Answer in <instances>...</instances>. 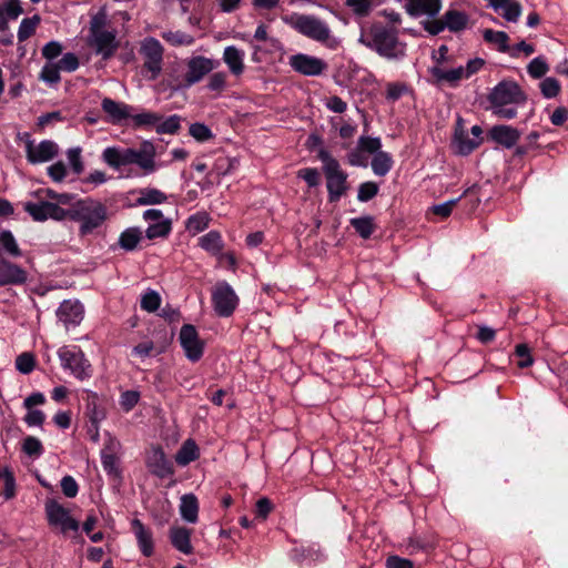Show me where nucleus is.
I'll return each mask as SVG.
<instances>
[{"label":"nucleus","mask_w":568,"mask_h":568,"mask_svg":"<svg viewBox=\"0 0 568 568\" xmlns=\"http://www.w3.org/2000/svg\"><path fill=\"white\" fill-rule=\"evenodd\" d=\"M155 156V145L149 140H144L138 149L120 145L108 146L101 155L105 164L126 176L133 175L131 165L140 169L143 175L154 173L160 168Z\"/></svg>","instance_id":"1"},{"label":"nucleus","mask_w":568,"mask_h":568,"mask_svg":"<svg viewBox=\"0 0 568 568\" xmlns=\"http://www.w3.org/2000/svg\"><path fill=\"white\" fill-rule=\"evenodd\" d=\"M220 67V61L204 55L193 54L174 64L168 72V84L173 91H185L200 83L213 70Z\"/></svg>","instance_id":"2"},{"label":"nucleus","mask_w":568,"mask_h":568,"mask_svg":"<svg viewBox=\"0 0 568 568\" xmlns=\"http://www.w3.org/2000/svg\"><path fill=\"white\" fill-rule=\"evenodd\" d=\"M358 41L387 60L397 61L406 55V44L398 39V31L381 22L362 28Z\"/></svg>","instance_id":"3"},{"label":"nucleus","mask_w":568,"mask_h":568,"mask_svg":"<svg viewBox=\"0 0 568 568\" xmlns=\"http://www.w3.org/2000/svg\"><path fill=\"white\" fill-rule=\"evenodd\" d=\"M282 20L300 34L325 45L329 50H336L341 45V39L332 33L328 24L314 14L294 12L283 16Z\"/></svg>","instance_id":"4"},{"label":"nucleus","mask_w":568,"mask_h":568,"mask_svg":"<svg viewBox=\"0 0 568 568\" xmlns=\"http://www.w3.org/2000/svg\"><path fill=\"white\" fill-rule=\"evenodd\" d=\"M491 112L505 120H511L517 115V108L525 104L526 95L514 81H501L495 85L488 94Z\"/></svg>","instance_id":"5"},{"label":"nucleus","mask_w":568,"mask_h":568,"mask_svg":"<svg viewBox=\"0 0 568 568\" xmlns=\"http://www.w3.org/2000/svg\"><path fill=\"white\" fill-rule=\"evenodd\" d=\"M47 194L55 202L28 201L23 203V210L37 222H43L48 219L64 220L71 212V196L67 193L58 194L51 190H47Z\"/></svg>","instance_id":"6"},{"label":"nucleus","mask_w":568,"mask_h":568,"mask_svg":"<svg viewBox=\"0 0 568 568\" xmlns=\"http://www.w3.org/2000/svg\"><path fill=\"white\" fill-rule=\"evenodd\" d=\"M317 159L323 164L322 170L326 179L328 201L337 202L348 189L347 173L342 170L339 162L326 149L318 150Z\"/></svg>","instance_id":"7"},{"label":"nucleus","mask_w":568,"mask_h":568,"mask_svg":"<svg viewBox=\"0 0 568 568\" xmlns=\"http://www.w3.org/2000/svg\"><path fill=\"white\" fill-rule=\"evenodd\" d=\"M91 45L95 53L101 55L103 60H108L115 53L119 43L116 41V31L106 26V17L104 13L95 14L90 22Z\"/></svg>","instance_id":"8"},{"label":"nucleus","mask_w":568,"mask_h":568,"mask_svg":"<svg viewBox=\"0 0 568 568\" xmlns=\"http://www.w3.org/2000/svg\"><path fill=\"white\" fill-rule=\"evenodd\" d=\"M105 219L106 210L99 202L81 200L73 204V221L79 222L81 236L94 234Z\"/></svg>","instance_id":"9"},{"label":"nucleus","mask_w":568,"mask_h":568,"mask_svg":"<svg viewBox=\"0 0 568 568\" xmlns=\"http://www.w3.org/2000/svg\"><path fill=\"white\" fill-rule=\"evenodd\" d=\"M485 61L481 58H474L467 61L466 65L447 68L446 65H432L428 69L436 84H447L450 88L458 87L459 82L467 80L481 70Z\"/></svg>","instance_id":"10"},{"label":"nucleus","mask_w":568,"mask_h":568,"mask_svg":"<svg viewBox=\"0 0 568 568\" xmlns=\"http://www.w3.org/2000/svg\"><path fill=\"white\" fill-rule=\"evenodd\" d=\"M140 54L143 58L142 73L148 80H156L162 72L164 48L161 42L148 37L142 40Z\"/></svg>","instance_id":"11"},{"label":"nucleus","mask_w":568,"mask_h":568,"mask_svg":"<svg viewBox=\"0 0 568 568\" xmlns=\"http://www.w3.org/2000/svg\"><path fill=\"white\" fill-rule=\"evenodd\" d=\"M20 139L24 142L26 158L31 164L50 162L60 152L59 145L52 140L36 142L27 132H24Z\"/></svg>","instance_id":"12"},{"label":"nucleus","mask_w":568,"mask_h":568,"mask_svg":"<svg viewBox=\"0 0 568 568\" xmlns=\"http://www.w3.org/2000/svg\"><path fill=\"white\" fill-rule=\"evenodd\" d=\"M212 305L220 317L231 316L239 305V297L232 286L225 282H219L212 291Z\"/></svg>","instance_id":"13"},{"label":"nucleus","mask_w":568,"mask_h":568,"mask_svg":"<svg viewBox=\"0 0 568 568\" xmlns=\"http://www.w3.org/2000/svg\"><path fill=\"white\" fill-rule=\"evenodd\" d=\"M44 511L49 527L59 534H68L71 530V511L51 497L44 503Z\"/></svg>","instance_id":"14"},{"label":"nucleus","mask_w":568,"mask_h":568,"mask_svg":"<svg viewBox=\"0 0 568 568\" xmlns=\"http://www.w3.org/2000/svg\"><path fill=\"white\" fill-rule=\"evenodd\" d=\"M143 219L148 223L145 236L149 240L164 239L172 230V221L165 217L161 210L149 209L143 212Z\"/></svg>","instance_id":"15"},{"label":"nucleus","mask_w":568,"mask_h":568,"mask_svg":"<svg viewBox=\"0 0 568 568\" xmlns=\"http://www.w3.org/2000/svg\"><path fill=\"white\" fill-rule=\"evenodd\" d=\"M179 341L189 361L197 362L203 356L204 343L194 325L184 324L180 329Z\"/></svg>","instance_id":"16"},{"label":"nucleus","mask_w":568,"mask_h":568,"mask_svg":"<svg viewBox=\"0 0 568 568\" xmlns=\"http://www.w3.org/2000/svg\"><path fill=\"white\" fill-rule=\"evenodd\" d=\"M291 68L306 77H316L327 69V63L317 57L297 53L290 58Z\"/></svg>","instance_id":"17"},{"label":"nucleus","mask_w":568,"mask_h":568,"mask_svg":"<svg viewBox=\"0 0 568 568\" xmlns=\"http://www.w3.org/2000/svg\"><path fill=\"white\" fill-rule=\"evenodd\" d=\"M145 464L150 473L161 479L173 475L174 468L160 446H152L145 457Z\"/></svg>","instance_id":"18"},{"label":"nucleus","mask_w":568,"mask_h":568,"mask_svg":"<svg viewBox=\"0 0 568 568\" xmlns=\"http://www.w3.org/2000/svg\"><path fill=\"white\" fill-rule=\"evenodd\" d=\"M101 108L113 124H128L131 112L136 111V106L110 98L102 100Z\"/></svg>","instance_id":"19"},{"label":"nucleus","mask_w":568,"mask_h":568,"mask_svg":"<svg viewBox=\"0 0 568 568\" xmlns=\"http://www.w3.org/2000/svg\"><path fill=\"white\" fill-rule=\"evenodd\" d=\"M28 281V272L0 254V286L22 285Z\"/></svg>","instance_id":"20"},{"label":"nucleus","mask_w":568,"mask_h":568,"mask_svg":"<svg viewBox=\"0 0 568 568\" xmlns=\"http://www.w3.org/2000/svg\"><path fill=\"white\" fill-rule=\"evenodd\" d=\"M131 530L141 554L144 557H151L154 554L153 530L138 518L131 520Z\"/></svg>","instance_id":"21"},{"label":"nucleus","mask_w":568,"mask_h":568,"mask_svg":"<svg viewBox=\"0 0 568 568\" xmlns=\"http://www.w3.org/2000/svg\"><path fill=\"white\" fill-rule=\"evenodd\" d=\"M520 135L521 132L518 129L506 124L494 125L487 132V138L490 141L505 149L514 148L519 141Z\"/></svg>","instance_id":"22"},{"label":"nucleus","mask_w":568,"mask_h":568,"mask_svg":"<svg viewBox=\"0 0 568 568\" xmlns=\"http://www.w3.org/2000/svg\"><path fill=\"white\" fill-rule=\"evenodd\" d=\"M290 557L301 566H311L312 564L322 562L326 559L325 552L316 544L295 547L292 549Z\"/></svg>","instance_id":"23"},{"label":"nucleus","mask_w":568,"mask_h":568,"mask_svg":"<svg viewBox=\"0 0 568 568\" xmlns=\"http://www.w3.org/2000/svg\"><path fill=\"white\" fill-rule=\"evenodd\" d=\"M71 70V52H67L58 62H45L41 72L40 79L47 84L53 85L60 81V71Z\"/></svg>","instance_id":"24"},{"label":"nucleus","mask_w":568,"mask_h":568,"mask_svg":"<svg viewBox=\"0 0 568 568\" xmlns=\"http://www.w3.org/2000/svg\"><path fill=\"white\" fill-rule=\"evenodd\" d=\"M440 9V0H408L405 4L406 12L414 18L422 16L435 18Z\"/></svg>","instance_id":"25"},{"label":"nucleus","mask_w":568,"mask_h":568,"mask_svg":"<svg viewBox=\"0 0 568 568\" xmlns=\"http://www.w3.org/2000/svg\"><path fill=\"white\" fill-rule=\"evenodd\" d=\"M118 446L119 442L110 439L108 446L101 452L102 467L104 471L113 478H119L121 475L119 458L115 456Z\"/></svg>","instance_id":"26"},{"label":"nucleus","mask_w":568,"mask_h":568,"mask_svg":"<svg viewBox=\"0 0 568 568\" xmlns=\"http://www.w3.org/2000/svg\"><path fill=\"white\" fill-rule=\"evenodd\" d=\"M245 52L235 45H227L223 51L222 60L227 65L230 72L239 77L244 72Z\"/></svg>","instance_id":"27"},{"label":"nucleus","mask_w":568,"mask_h":568,"mask_svg":"<svg viewBox=\"0 0 568 568\" xmlns=\"http://www.w3.org/2000/svg\"><path fill=\"white\" fill-rule=\"evenodd\" d=\"M170 539L172 546L184 555L193 551L191 545V530L185 527H173L170 529Z\"/></svg>","instance_id":"28"},{"label":"nucleus","mask_w":568,"mask_h":568,"mask_svg":"<svg viewBox=\"0 0 568 568\" xmlns=\"http://www.w3.org/2000/svg\"><path fill=\"white\" fill-rule=\"evenodd\" d=\"M160 120V114L136 108V111L131 112L128 124L135 129L152 128L155 126Z\"/></svg>","instance_id":"29"},{"label":"nucleus","mask_w":568,"mask_h":568,"mask_svg":"<svg viewBox=\"0 0 568 568\" xmlns=\"http://www.w3.org/2000/svg\"><path fill=\"white\" fill-rule=\"evenodd\" d=\"M22 12L19 0H7L0 3V29H7L9 21L17 20Z\"/></svg>","instance_id":"30"},{"label":"nucleus","mask_w":568,"mask_h":568,"mask_svg":"<svg viewBox=\"0 0 568 568\" xmlns=\"http://www.w3.org/2000/svg\"><path fill=\"white\" fill-rule=\"evenodd\" d=\"M181 517L191 524H195L199 518V503L193 494L182 496L180 503Z\"/></svg>","instance_id":"31"},{"label":"nucleus","mask_w":568,"mask_h":568,"mask_svg":"<svg viewBox=\"0 0 568 568\" xmlns=\"http://www.w3.org/2000/svg\"><path fill=\"white\" fill-rule=\"evenodd\" d=\"M200 457L196 443L193 439L185 440L175 455V462L180 466H186Z\"/></svg>","instance_id":"32"},{"label":"nucleus","mask_w":568,"mask_h":568,"mask_svg":"<svg viewBox=\"0 0 568 568\" xmlns=\"http://www.w3.org/2000/svg\"><path fill=\"white\" fill-rule=\"evenodd\" d=\"M73 376L83 381L85 378L91 377L92 375V366L90 362L84 357V354L81 349H77L73 346Z\"/></svg>","instance_id":"33"},{"label":"nucleus","mask_w":568,"mask_h":568,"mask_svg":"<svg viewBox=\"0 0 568 568\" xmlns=\"http://www.w3.org/2000/svg\"><path fill=\"white\" fill-rule=\"evenodd\" d=\"M142 240V231L140 227H128L119 236L118 244L126 252L134 251Z\"/></svg>","instance_id":"34"},{"label":"nucleus","mask_w":568,"mask_h":568,"mask_svg":"<svg viewBox=\"0 0 568 568\" xmlns=\"http://www.w3.org/2000/svg\"><path fill=\"white\" fill-rule=\"evenodd\" d=\"M445 27L452 32H458L464 30L468 23V16L458 10H447L443 16Z\"/></svg>","instance_id":"35"},{"label":"nucleus","mask_w":568,"mask_h":568,"mask_svg":"<svg viewBox=\"0 0 568 568\" xmlns=\"http://www.w3.org/2000/svg\"><path fill=\"white\" fill-rule=\"evenodd\" d=\"M199 245L212 255H217L223 248V240L217 231H210L199 239Z\"/></svg>","instance_id":"36"},{"label":"nucleus","mask_w":568,"mask_h":568,"mask_svg":"<svg viewBox=\"0 0 568 568\" xmlns=\"http://www.w3.org/2000/svg\"><path fill=\"white\" fill-rule=\"evenodd\" d=\"M0 250L11 257L22 256V251L12 232L9 230L0 231Z\"/></svg>","instance_id":"37"},{"label":"nucleus","mask_w":568,"mask_h":568,"mask_svg":"<svg viewBox=\"0 0 568 568\" xmlns=\"http://www.w3.org/2000/svg\"><path fill=\"white\" fill-rule=\"evenodd\" d=\"M393 164L390 154L385 151L375 154L371 162L372 170L377 176H385L392 170Z\"/></svg>","instance_id":"38"},{"label":"nucleus","mask_w":568,"mask_h":568,"mask_svg":"<svg viewBox=\"0 0 568 568\" xmlns=\"http://www.w3.org/2000/svg\"><path fill=\"white\" fill-rule=\"evenodd\" d=\"M166 199V194L162 191L154 187H145L140 190L136 203L140 205H154L164 203Z\"/></svg>","instance_id":"39"},{"label":"nucleus","mask_w":568,"mask_h":568,"mask_svg":"<svg viewBox=\"0 0 568 568\" xmlns=\"http://www.w3.org/2000/svg\"><path fill=\"white\" fill-rule=\"evenodd\" d=\"M88 397L91 398V402H89V404H88V408H90L91 405L93 406L91 414H90V425L88 426V434L93 442H97L99 439L98 423H99V420L102 419L103 414L101 412L97 410V407H95V402L98 399L97 394H91V395L88 394Z\"/></svg>","instance_id":"40"},{"label":"nucleus","mask_w":568,"mask_h":568,"mask_svg":"<svg viewBox=\"0 0 568 568\" xmlns=\"http://www.w3.org/2000/svg\"><path fill=\"white\" fill-rule=\"evenodd\" d=\"M351 225L363 239H369L375 231L374 217L369 215L352 219Z\"/></svg>","instance_id":"41"},{"label":"nucleus","mask_w":568,"mask_h":568,"mask_svg":"<svg viewBox=\"0 0 568 568\" xmlns=\"http://www.w3.org/2000/svg\"><path fill=\"white\" fill-rule=\"evenodd\" d=\"M483 36L486 42L495 44L500 52L509 51V38L506 32L486 29Z\"/></svg>","instance_id":"42"},{"label":"nucleus","mask_w":568,"mask_h":568,"mask_svg":"<svg viewBox=\"0 0 568 568\" xmlns=\"http://www.w3.org/2000/svg\"><path fill=\"white\" fill-rule=\"evenodd\" d=\"M161 36L166 42L174 47L191 45L194 42V37L192 34L180 30L164 31Z\"/></svg>","instance_id":"43"},{"label":"nucleus","mask_w":568,"mask_h":568,"mask_svg":"<svg viewBox=\"0 0 568 568\" xmlns=\"http://www.w3.org/2000/svg\"><path fill=\"white\" fill-rule=\"evenodd\" d=\"M346 6L356 17L364 18L376 7V0H346Z\"/></svg>","instance_id":"44"},{"label":"nucleus","mask_w":568,"mask_h":568,"mask_svg":"<svg viewBox=\"0 0 568 568\" xmlns=\"http://www.w3.org/2000/svg\"><path fill=\"white\" fill-rule=\"evenodd\" d=\"M40 23V17L38 14H34L31 18H24L19 26L18 29V39L20 42L27 40L30 38L38 24Z\"/></svg>","instance_id":"45"},{"label":"nucleus","mask_w":568,"mask_h":568,"mask_svg":"<svg viewBox=\"0 0 568 568\" xmlns=\"http://www.w3.org/2000/svg\"><path fill=\"white\" fill-rule=\"evenodd\" d=\"M161 305V296L154 290H146L141 297V308L149 313H153L159 310Z\"/></svg>","instance_id":"46"},{"label":"nucleus","mask_w":568,"mask_h":568,"mask_svg":"<svg viewBox=\"0 0 568 568\" xmlns=\"http://www.w3.org/2000/svg\"><path fill=\"white\" fill-rule=\"evenodd\" d=\"M210 223V217L206 213H196L191 215L186 221V229L194 234L204 231Z\"/></svg>","instance_id":"47"},{"label":"nucleus","mask_w":568,"mask_h":568,"mask_svg":"<svg viewBox=\"0 0 568 568\" xmlns=\"http://www.w3.org/2000/svg\"><path fill=\"white\" fill-rule=\"evenodd\" d=\"M549 70V67L544 57L534 58L528 67L527 72L531 78L539 79L544 77Z\"/></svg>","instance_id":"48"},{"label":"nucleus","mask_w":568,"mask_h":568,"mask_svg":"<svg viewBox=\"0 0 568 568\" xmlns=\"http://www.w3.org/2000/svg\"><path fill=\"white\" fill-rule=\"evenodd\" d=\"M497 12L500 13L507 21L516 22L520 17L521 8L517 2L507 0Z\"/></svg>","instance_id":"49"},{"label":"nucleus","mask_w":568,"mask_h":568,"mask_svg":"<svg viewBox=\"0 0 568 568\" xmlns=\"http://www.w3.org/2000/svg\"><path fill=\"white\" fill-rule=\"evenodd\" d=\"M155 126L158 133L173 134L180 129V116L174 114L164 120L161 119Z\"/></svg>","instance_id":"50"},{"label":"nucleus","mask_w":568,"mask_h":568,"mask_svg":"<svg viewBox=\"0 0 568 568\" xmlns=\"http://www.w3.org/2000/svg\"><path fill=\"white\" fill-rule=\"evenodd\" d=\"M466 193H467V191H466V192H464V194H463V195H460V196H458V197H456V199H452V200L446 201V202H444V203L433 205V206L430 207V211H432L434 214H436V215H438V216H440V217H443V219H446V217H448V216L452 214L453 209L455 207V205L460 201V199H462Z\"/></svg>","instance_id":"51"},{"label":"nucleus","mask_w":568,"mask_h":568,"mask_svg":"<svg viewBox=\"0 0 568 568\" xmlns=\"http://www.w3.org/2000/svg\"><path fill=\"white\" fill-rule=\"evenodd\" d=\"M36 366L34 356L31 353H22L16 358V368L21 374H30Z\"/></svg>","instance_id":"52"},{"label":"nucleus","mask_w":568,"mask_h":568,"mask_svg":"<svg viewBox=\"0 0 568 568\" xmlns=\"http://www.w3.org/2000/svg\"><path fill=\"white\" fill-rule=\"evenodd\" d=\"M539 87L542 95L547 99L555 98L560 91V83L552 77L545 78Z\"/></svg>","instance_id":"53"},{"label":"nucleus","mask_w":568,"mask_h":568,"mask_svg":"<svg viewBox=\"0 0 568 568\" xmlns=\"http://www.w3.org/2000/svg\"><path fill=\"white\" fill-rule=\"evenodd\" d=\"M189 132L199 142H205L213 138L211 129L199 122L191 124Z\"/></svg>","instance_id":"54"},{"label":"nucleus","mask_w":568,"mask_h":568,"mask_svg":"<svg viewBox=\"0 0 568 568\" xmlns=\"http://www.w3.org/2000/svg\"><path fill=\"white\" fill-rule=\"evenodd\" d=\"M378 185L375 182H364L359 184L357 200L359 202H368L378 193Z\"/></svg>","instance_id":"55"},{"label":"nucleus","mask_w":568,"mask_h":568,"mask_svg":"<svg viewBox=\"0 0 568 568\" xmlns=\"http://www.w3.org/2000/svg\"><path fill=\"white\" fill-rule=\"evenodd\" d=\"M358 146L371 153V154H377L379 152H383L381 150L382 148V142H381V139L379 138H371V136H361L359 140H358Z\"/></svg>","instance_id":"56"},{"label":"nucleus","mask_w":568,"mask_h":568,"mask_svg":"<svg viewBox=\"0 0 568 568\" xmlns=\"http://www.w3.org/2000/svg\"><path fill=\"white\" fill-rule=\"evenodd\" d=\"M297 176L303 179L310 187H315L321 182L320 172L315 168L301 169L297 172Z\"/></svg>","instance_id":"57"},{"label":"nucleus","mask_w":568,"mask_h":568,"mask_svg":"<svg viewBox=\"0 0 568 568\" xmlns=\"http://www.w3.org/2000/svg\"><path fill=\"white\" fill-rule=\"evenodd\" d=\"M515 355L519 358L517 365L520 368L529 367L534 363L530 349L526 344H518L515 349Z\"/></svg>","instance_id":"58"},{"label":"nucleus","mask_w":568,"mask_h":568,"mask_svg":"<svg viewBox=\"0 0 568 568\" xmlns=\"http://www.w3.org/2000/svg\"><path fill=\"white\" fill-rule=\"evenodd\" d=\"M63 47L58 41H50L42 48V55L47 59V62H55L62 53Z\"/></svg>","instance_id":"59"},{"label":"nucleus","mask_w":568,"mask_h":568,"mask_svg":"<svg viewBox=\"0 0 568 568\" xmlns=\"http://www.w3.org/2000/svg\"><path fill=\"white\" fill-rule=\"evenodd\" d=\"M139 399H140V393L139 392H136V390H125V392H123L121 394L120 404H121V407L125 412H129L139 403Z\"/></svg>","instance_id":"60"},{"label":"nucleus","mask_w":568,"mask_h":568,"mask_svg":"<svg viewBox=\"0 0 568 568\" xmlns=\"http://www.w3.org/2000/svg\"><path fill=\"white\" fill-rule=\"evenodd\" d=\"M4 489L2 491V495L4 499H11L14 497L16 494V479L12 474V471L8 468H4Z\"/></svg>","instance_id":"61"},{"label":"nucleus","mask_w":568,"mask_h":568,"mask_svg":"<svg viewBox=\"0 0 568 568\" xmlns=\"http://www.w3.org/2000/svg\"><path fill=\"white\" fill-rule=\"evenodd\" d=\"M226 85V73L214 72L210 75L207 82V89L211 91H222Z\"/></svg>","instance_id":"62"},{"label":"nucleus","mask_w":568,"mask_h":568,"mask_svg":"<svg viewBox=\"0 0 568 568\" xmlns=\"http://www.w3.org/2000/svg\"><path fill=\"white\" fill-rule=\"evenodd\" d=\"M23 452L29 456H39L42 453V445L39 439L29 436L23 442Z\"/></svg>","instance_id":"63"},{"label":"nucleus","mask_w":568,"mask_h":568,"mask_svg":"<svg viewBox=\"0 0 568 568\" xmlns=\"http://www.w3.org/2000/svg\"><path fill=\"white\" fill-rule=\"evenodd\" d=\"M387 568H413V561L406 558H402L399 556H389L386 559Z\"/></svg>","instance_id":"64"}]
</instances>
